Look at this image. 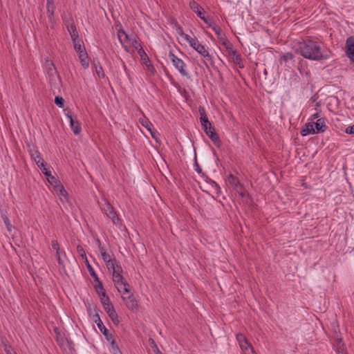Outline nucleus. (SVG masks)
<instances>
[{"instance_id":"nucleus-1","label":"nucleus","mask_w":354,"mask_h":354,"mask_svg":"<svg viewBox=\"0 0 354 354\" xmlns=\"http://www.w3.org/2000/svg\"><path fill=\"white\" fill-rule=\"evenodd\" d=\"M295 51L302 57L314 61L326 59L328 57L322 53L318 42L312 39H305L299 41L295 46Z\"/></svg>"},{"instance_id":"nucleus-2","label":"nucleus","mask_w":354,"mask_h":354,"mask_svg":"<svg viewBox=\"0 0 354 354\" xmlns=\"http://www.w3.org/2000/svg\"><path fill=\"white\" fill-rule=\"evenodd\" d=\"M331 328L333 330L332 344L334 350L337 354H347L346 346L342 342V334L339 330V325L337 322L331 323Z\"/></svg>"},{"instance_id":"nucleus-3","label":"nucleus","mask_w":354,"mask_h":354,"mask_svg":"<svg viewBox=\"0 0 354 354\" xmlns=\"http://www.w3.org/2000/svg\"><path fill=\"white\" fill-rule=\"evenodd\" d=\"M223 46L225 48V56L228 60L233 62L239 68H243L244 67V64L241 57V55L237 50L234 48L233 45L228 41H224L223 39Z\"/></svg>"},{"instance_id":"nucleus-4","label":"nucleus","mask_w":354,"mask_h":354,"mask_svg":"<svg viewBox=\"0 0 354 354\" xmlns=\"http://www.w3.org/2000/svg\"><path fill=\"white\" fill-rule=\"evenodd\" d=\"M101 209L103 211L106 215L111 219L112 223L116 226L120 227L122 225V221L118 217L116 212L115 211L113 207L109 203V202L104 198L102 200V202L100 203Z\"/></svg>"},{"instance_id":"nucleus-5","label":"nucleus","mask_w":354,"mask_h":354,"mask_svg":"<svg viewBox=\"0 0 354 354\" xmlns=\"http://www.w3.org/2000/svg\"><path fill=\"white\" fill-rule=\"evenodd\" d=\"M169 57L171 59L175 68L178 71V72L182 75H188V73L185 70V64L181 59L178 58L171 51H170L169 53Z\"/></svg>"},{"instance_id":"nucleus-6","label":"nucleus","mask_w":354,"mask_h":354,"mask_svg":"<svg viewBox=\"0 0 354 354\" xmlns=\"http://www.w3.org/2000/svg\"><path fill=\"white\" fill-rule=\"evenodd\" d=\"M57 343L62 351L66 354L72 353L75 351L73 343L64 337H57Z\"/></svg>"},{"instance_id":"nucleus-7","label":"nucleus","mask_w":354,"mask_h":354,"mask_svg":"<svg viewBox=\"0 0 354 354\" xmlns=\"http://www.w3.org/2000/svg\"><path fill=\"white\" fill-rule=\"evenodd\" d=\"M45 66L46 68L47 73L49 75V82L52 84L53 80H56L57 79L60 82V78L57 74L56 68L54 66L53 62L51 60L47 59L45 62Z\"/></svg>"},{"instance_id":"nucleus-8","label":"nucleus","mask_w":354,"mask_h":354,"mask_svg":"<svg viewBox=\"0 0 354 354\" xmlns=\"http://www.w3.org/2000/svg\"><path fill=\"white\" fill-rule=\"evenodd\" d=\"M236 340H237L242 351H243V352H248V351L252 352L253 351L252 346L248 342L247 339L243 334H241V333L237 334L236 335Z\"/></svg>"},{"instance_id":"nucleus-9","label":"nucleus","mask_w":354,"mask_h":354,"mask_svg":"<svg viewBox=\"0 0 354 354\" xmlns=\"http://www.w3.org/2000/svg\"><path fill=\"white\" fill-rule=\"evenodd\" d=\"M122 273V268L118 267L117 271L112 274L113 281L119 292H121L120 286H122V283L125 281Z\"/></svg>"},{"instance_id":"nucleus-10","label":"nucleus","mask_w":354,"mask_h":354,"mask_svg":"<svg viewBox=\"0 0 354 354\" xmlns=\"http://www.w3.org/2000/svg\"><path fill=\"white\" fill-rule=\"evenodd\" d=\"M94 310H95V313L93 315V322L97 324V328L101 331V333H102L103 335H105L107 339H109V337H108V335H109V330H108V329L105 327V326L104 325V324L101 321L100 317V315H99V314L97 313V310L96 308H95Z\"/></svg>"},{"instance_id":"nucleus-11","label":"nucleus","mask_w":354,"mask_h":354,"mask_svg":"<svg viewBox=\"0 0 354 354\" xmlns=\"http://www.w3.org/2000/svg\"><path fill=\"white\" fill-rule=\"evenodd\" d=\"M193 48L203 57H205L207 61H209L212 65L214 64V61L212 58V56L209 55L208 51L205 49V46L202 45L199 41Z\"/></svg>"},{"instance_id":"nucleus-12","label":"nucleus","mask_w":354,"mask_h":354,"mask_svg":"<svg viewBox=\"0 0 354 354\" xmlns=\"http://www.w3.org/2000/svg\"><path fill=\"white\" fill-rule=\"evenodd\" d=\"M206 135L212 140L215 145L218 148L220 147V139L218 135L216 133L214 127L210 124L208 127V129L205 131Z\"/></svg>"},{"instance_id":"nucleus-13","label":"nucleus","mask_w":354,"mask_h":354,"mask_svg":"<svg viewBox=\"0 0 354 354\" xmlns=\"http://www.w3.org/2000/svg\"><path fill=\"white\" fill-rule=\"evenodd\" d=\"M101 303L109 317H113V315H114L113 313H116V311L111 302L109 297H106V298H101Z\"/></svg>"},{"instance_id":"nucleus-14","label":"nucleus","mask_w":354,"mask_h":354,"mask_svg":"<svg viewBox=\"0 0 354 354\" xmlns=\"http://www.w3.org/2000/svg\"><path fill=\"white\" fill-rule=\"evenodd\" d=\"M122 299L125 302L126 306L130 310L133 311L138 310V304L133 294L129 295L127 297H122Z\"/></svg>"},{"instance_id":"nucleus-15","label":"nucleus","mask_w":354,"mask_h":354,"mask_svg":"<svg viewBox=\"0 0 354 354\" xmlns=\"http://www.w3.org/2000/svg\"><path fill=\"white\" fill-rule=\"evenodd\" d=\"M198 112L200 114V121H201V126H202L204 131H206L207 129H208V127L211 123L209 122V121L208 120L205 109L203 107L199 106Z\"/></svg>"},{"instance_id":"nucleus-16","label":"nucleus","mask_w":354,"mask_h":354,"mask_svg":"<svg viewBox=\"0 0 354 354\" xmlns=\"http://www.w3.org/2000/svg\"><path fill=\"white\" fill-rule=\"evenodd\" d=\"M346 52L349 59L354 62V37H350L346 41Z\"/></svg>"},{"instance_id":"nucleus-17","label":"nucleus","mask_w":354,"mask_h":354,"mask_svg":"<svg viewBox=\"0 0 354 354\" xmlns=\"http://www.w3.org/2000/svg\"><path fill=\"white\" fill-rule=\"evenodd\" d=\"M227 183H228L232 187H233L238 192H240L242 189L243 186L239 182V180L237 178V177L232 174H230L226 180Z\"/></svg>"},{"instance_id":"nucleus-18","label":"nucleus","mask_w":354,"mask_h":354,"mask_svg":"<svg viewBox=\"0 0 354 354\" xmlns=\"http://www.w3.org/2000/svg\"><path fill=\"white\" fill-rule=\"evenodd\" d=\"M205 24L208 26V27L211 28L212 30L217 35L218 39L219 40L221 39V28L216 25V22L211 17H207Z\"/></svg>"},{"instance_id":"nucleus-19","label":"nucleus","mask_w":354,"mask_h":354,"mask_svg":"<svg viewBox=\"0 0 354 354\" xmlns=\"http://www.w3.org/2000/svg\"><path fill=\"white\" fill-rule=\"evenodd\" d=\"M66 117L68 118L70 122V126L73 131L74 134L78 135L81 132V127L80 125V123L77 120H75L72 115L69 113H66Z\"/></svg>"},{"instance_id":"nucleus-20","label":"nucleus","mask_w":354,"mask_h":354,"mask_svg":"<svg viewBox=\"0 0 354 354\" xmlns=\"http://www.w3.org/2000/svg\"><path fill=\"white\" fill-rule=\"evenodd\" d=\"M30 154L31 156V158L35 162L37 167H44V164H45L46 162L41 156V154L38 150L35 149H30Z\"/></svg>"},{"instance_id":"nucleus-21","label":"nucleus","mask_w":354,"mask_h":354,"mask_svg":"<svg viewBox=\"0 0 354 354\" xmlns=\"http://www.w3.org/2000/svg\"><path fill=\"white\" fill-rule=\"evenodd\" d=\"M314 126L316 133L324 132L327 128L325 119L323 118L317 119V121L314 122Z\"/></svg>"},{"instance_id":"nucleus-22","label":"nucleus","mask_w":354,"mask_h":354,"mask_svg":"<svg viewBox=\"0 0 354 354\" xmlns=\"http://www.w3.org/2000/svg\"><path fill=\"white\" fill-rule=\"evenodd\" d=\"M316 133L314 128V122H308L302 128L301 131V135L302 136H306L309 134Z\"/></svg>"},{"instance_id":"nucleus-23","label":"nucleus","mask_w":354,"mask_h":354,"mask_svg":"<svg viewBox=\"0 0 354 354\" xmlns=\"http://www.w3.org/2000/svg\"><path fill=\"white\" fill-rule=\"evenodd\" d=\"M55 192L59 196L62 201H68V195L66 189H64L62 185H57L55 189H54Z\"/></svg>"},{"instance_id":"nucleus-24","label":"nucleus","mask_w":354,"mask_h":354,"mask_svg":"<svg viewBox=\"0 0 354 354\" xmlns=\"http://www.w3.org/2000/svg\"><path fill=\"white\" fill-rule=\"evenodd\" d=\"M140 122L141 124L150 132V134L151 135L152 138L156 140V132L152 131L153 124H151V122L147 118L140 119Z\"/></svg>"},{"instance_id":"nucleus-25","label":"nucleus","mask_w":354,"mask_h":354,"mask_svg":"<svg viewBox=\"0 0 354 354\" xmlns=\"http://www.w3.org/2000/svg\"><path fill=\"white\" fill-rule=\"evenodd\" d=\"M189 7L191 10L194 12L198 17H201L203 15V8L195 1H192L189 3Z\"/></svg>"},{"instance_id":"nucleus-26","label":"nucleus","mask_w":354,"mask_h":354,"mask_svg":"<svg viewBox=\"0 0 354 354\" xmlns=\"http://www.w3.org/2000/svg\"><path fill=\"white\" fill-rule=\"evenodd\" d=\"M106 266L107 269L113 273L117 271V268H122L120 263L116 260V259H112V261L106 263Z\"/></svg>"},{"instance_id":"nucleus-27","label":"nucleus","mask_w":354,"mask_h":354,"mask_svg":"<svg viewBox=\"0 0 354 354\" xmlns=\"http://www.w3.org/2000/svg\"><path fill=\"white\" fill-rule=\"evenodd\" d=\"M79 54V59L81 63V65L84 68H87L89 66L88 55L86 51L80 52Z\"/></svg>"},{"instance_id":"nucleus-28","label":"nucleus","mask_w":354,"mask_h":354,"mask_svg":"<svg viewBox=\"0 0 354 354\" xmlns=\"http://www.w3.org/2000/svg\"><path fill=\"white\" fill-rule=\"evenodd\" d=\"M93 65L95 67V73L97 75V76L100 78H104V73L103 71V68L102 66L100 65L99 62H96L95 60H93Z\"/></svg>"},{"instance_id":"nucleus-29","label":"nucleus","mask_w":354,"mask_h":354,"mask_svg":"<svg viewBox=\"0 0 354 354\" xmlns=\"http://www.w3.org/2000/svg\"><path fill=\"white\" fill-rule=\"evenodd\" d=\"M1 216L6 226L7 230L9 232H11L12 225H11L10 221L8 217L7 216L6 211H1Z\"/></svg>"},{"instance_id":"nucleus-30","label":"nucleus","mask_w":354,"mask_h":354,"mask_svg":"<svg viewBox=\"0 0 354 354\" xmlns=\"http://www.w3.org/2000/svg\"><path fill=\"white\" fill-rule=\"evenodd\" d=\"M73 44L74 46V49L75 50V51L77 53H79L80 52L86 51L84 46L82 45L83 44V42L80 39H75V40L73 39Z\"/></svg>"},{"instance_id":"nucleus-31","label":"nucleus","mask_w":354,"mask_h":354,"mask_svg":"<svg viewBox=\"0 0 354 354\" xmlns=\"http://www.w3.org/2000/svg\"><path fill=\"white\" fill-rule=\"evenodd\" d=\"M85 265L86 266V268L91 274V276L93 278L94 281H98V277L96 272H95L93 268L90 264L88 259H86L84 262Z\"/></svg>"},{"instance_id":"nucleus-32","label":"nucleus","mask_w":354,"mask_h":354,"mask_svg":"<svg viewBox=\"0 0 354 354\" xmlns=\"http://www.w3.org/2000/svg\"><path fill=\"white\" fill-rule=\"evenodd\" d=\"M149 346L151 348V351L154 353V354H162L158 347L157 346L155 341L152 338L149 339Z\"/></svg>"},{"instance_id":"nucleus-33","label":"nucleus","mask_w":354,"mask_h":354,"mask_svg":"<svg viewBox=\"0 0 354 354\" xmlns=\"http://www.w3.org/2000/svg\"><path fill=\"white\" fill-rule=\"evenodd\" d=\"M2 346L6 354H12V353L14 352L11 345L6 339H2Z\"/></svg>"},{"instance_id":"nucleus-34","label":"nucleus","mask_w":354,"mask_h":354,"mask_svg":"<svg viewBox=\"0 0 354 354\" xmlns=\"http://www.w3.org/2000/svg\"><path fill=\"white\" fill-rule=\"evenodd\" d=\"M184 39L189 44L192 48L195 47L196 45L198 43V41L196 37H192L189 35H185Z\"/></svg>"},{"instance_id":"nucleus-35","label":"nucleus","mask_w":354,"mask_h":354,"mask_svg":"<svg viewBox=\"0 0 354 354\" xmlns=\"http://www.w3.org/2000/svg\"><path fill=\"white\" fill-rule=\"evenodd\" d=\"M47 180H48V183L53 187V189H55V187L57 185H61L59 183V181L55 176H52L51 174L50 176L47 177Z\"/></svg>"},{"instance_id":"nucleus-36","label":"nucleus","mask_w":354,"mask_h":354,"mask_svg":"<svg viewBox=\"0 0 354 354\" xmlns=\"http://www.w3.org/2000/svg\"><path fill=\"white\" fill-rule=\"evenodd\" d=\"M64 23L69 33L77 29L73 20L65 21Z\"/></svg>"},{"instance_id":"nucleus-37","label":"nucleus","mask_w":354,"mask_h":354,"mask_svg":"<svg viewBox=\"0 0 354 354\" xmlns=\"http://www.w3.org/2000/svg\"><path fill=\"white\" fill-rule=\"evenodd\" d=\"M293 57H294V56H293L292 53H286L280 57L279 62L281 64L282 62H287L289 60H292L293 59Z\"/></svg>"},{"instance_id":"nucleus-38","label":"nucleus","mask_w":354,"mask_h":354,"mask_svg":"<svg viewBox=\"0 0 354 354\" xmlns=\"http://www.w3.org/2000/svg\"><path fill=\"white\" fill-rule=\"evenodd\" d=\"M118 36L121 43L124 42L129 39L128 35L123 30L118 31Z\"/></svg>"},{"instance_id":"nucleus-39","label":"nucleus","mask_w":354,"mask_h":354,"mask_svg":"<svg viewBox=\"0 0 354 354\" xmlns=\"http://www.w3.org/2000/svg\"><path fill=\"white\" fill-rule=\"evenodd\" d=\"M77 252L79 254V255L82 258L84 262L86 259H88L86 257V252L82 245H78L77 246Z\"/></svg>"},{"instance_id":"nucleus-40","label":"nucleus","mask_w":354,"mask_h":354,"mask_svg":"<svg viewBox=\"0 0 354 354\" xmlns=\"http://www.w3.org/2000/svg\"><path fill=\"white\" fill-rule=\"evenodd\" d=\"M46 10H47V13L48 15V17H51L54 15V12H55V4H48L46 5Z\"/></svg>"},{"instance_id":"nucleus-41","label":"nucleus","mask_w":354,"mask_h":354,"mask_svg":"<svg viewBox=\"0 0 354 354\" xmlns=\"http://www.w3.org/2000/svg\"><path fill=\"white\" fill-rule=\"evenodd\" d=\"M55 104L57 106H59L60 108H63L64 106V100L61 96H56L55 97Z\"/></svg>"},{"instance_id":"nucleus-42","label":"nucleus","mask_w":354,"mask_h":354,"mask_svg":"<svg viewBox=\"0 0 354 354\" xmlns=\"http://www.w3.org/2000/svg\"><path fill=\"white\" fill-rule=\"evenodd\" d=\"M102 258L105 263L112 261V259H115V257H112L107 252H103V254L102 255Z\"/></svg>"},{"instance_id":"nucleus-43","label":"nucleus","mask_w":354,"mask_h":354,"mask_svg":"<svg viewBox=\"0 0 354 354\" xmlns=\"http://www.w3.org/2000/svg\"><path fill=\"white\" fill-rule=\"evenodd\" d=\"M175 26L178 34L180 35L181 37L185 38V35H187V34H185L184 32L183 28L179 24H176Z\"/></svg>"},{"instance_id":"nucleus-44","label":"nucleus","mask_w":354,"mask_h":354,"mask_svg":"<svg viewBox=\"0 0 354 354\" xmlns=\"http://www.w3.org/2000/svg\"><path fill=\"white\" fill-rule=\"evenodd\" d=\"M46 163L44 164V167H38L41 170V172L46 176H50L51 173L50 171H48V169L46 167Z\"/></svg>"},{"instance_id":"nucleus-45","label":"nucleus","mask_w":354,"mask_h":354,"mask_svg":"<svg viewBox=\"0 0 354 354\" xmlns=\"http://www.w3.org/2000/svg\"><path fill=\"white\" fill-rule=\"evenodd\" d=\"M138 53L140 55L142 59H147V61L149 62V57H147V54L145 53L142 47H140V48L138 50Z\"/></svg>"},{"instance_id":"nucleus-46","label":"nucleus","mask_w":354,"mask_h":354,"mask_svg":"<svg viewBox=\"0 0 354 354\" xmlns=\"http://www.w3.org/2000/svg\"><path fill=\"white\" fill-rule=\"evenodd\" d=\"M51 246L54 250H55V251L59 250V245L57 241L53 240L51 242Z\"/></svg>"},{"instance_id":"nucleus-47","label":"nucleus","mask_w":354,"mask_h":354,"mask_svg":"<svg viewBox=\"0 0 354 354\" xmlns=\"http://www.w3.org/2000/svg\"><path fill=\"white\" fill-rule=\"evenodd\" d=\"M71 37V39H72V41H73V39H79V35H78V32L77 30V29L75 30H73V32H70L69 33Z\"/></svg>"},{"instance_id":"nucleus-48","label":"nucleus","mask_w":354,"mask_h":354,"mask_svg":"<svg viewBox=\"0 0 354 354\" xmlns=\"http://www.w3.org/2000/svg\"><path fill=\"white\" fill-rule=\"evenodd\" d=\"M114 315H113V317H109L111 318V319L112 320V322L115 324H119V319H118V314L117 313H113Z\"/></svg>"},{"instance_id":"nucleus-49","label":"nucleus","mask_w":354,"mask_h":354,"mask_svg":"<svg viewBox=\"0 0 354 354\" xmlns=\"http://www.w3.org/2000/svg\"><path fill=\"white\" fill-rule=\"evenodd\" d=\"M210 183L212 185V186H214L216 190V193L218 194L220 192V186L219 185L216 183L215 181L214 180H210Z\"/></svg>"},{"instance_id":"nucleus-50","label":"nucleus","mask_w":354,"mask_h":354,"mask_svg":"<svg viewBox=\"0 0 354 354\" xmlns=\"http://www.w3.org/2000/svg\"><path fill=\"white\" fill-rule=\"evenodd\" d=\"M345 132L346 133H348V134H353V133H354V124L353 126L348 127L346 129Z\"/></svg>"},{"instance_id":"nucleus-51","label":"nucleus","mask_w":354,"mask_h":354,"mask_svg":"<svg viewBox=\"0 0 354 354\" xmlns=\"http://www.w3.org/2000/svg\"><path fill=\"white\" fill-rule=\"evenodd\" d=\"M194 167H195V170L197 171V173H198V174H201L202 173V169L199 166V165L197 162L196 160H195Z\"/></svg>"},{"instance_id":"nucleus-52","label":"nucleus","mask_w":354,"mask_h":354,"mask_svg":"<svg viewBox=\"0 0 354 354\" xmlns=\"http://www.w3.org/2000/svg\"><path fill=\"white\" fill-rule=\"evenodd\" d=\"M97 285L96 286V289L97 288H99L100 290H104V288H103V284L102 283V281L100 280V279L98 278V281H95Z\"/></svg>"},{"instance_id":"nucleus-53","label":"nucleus","mask_w":354,"mask_h":354,"mask_svg":"<svg viewBox=\"0 0 354 354\" xmlns=\"http://www.w3.org/2000/svg\"><path fill=\"white\" fill-rule=\"evenodd\" d=\"M98 295L100 297V299L101 298H106V297H108L106 295V292H105L104 289L103 290H100V292H98Z\"/></svg>"},{"instance_id":"nucleus-54","label":"nucleus","mask_w":354,"mask_h":354,"mask_svg":"<svg viewBox=\"0 0 354 354\" xmlns=\"http://www.w3.org/2000/svg\"><path fill=\"white\" fill-rule=\"evenodd\" d=\"M145 65L147 68V69L151 71V72H153L154 71V68L153 66L151 64H147V63H145Z\"/></svg>"},{"instance_id":"nucleus-55","label":"nucleus","mask_w":354,"mask_h":354,"mask_svg":"<svg viewBox=\"0 0 354 354\" xmlns=\"http://www.w3.org/2000/svg\"><path fill=\"white\" fill-rule=\"evenodd\" d=\"M120 289H121V293L122 295L125 294V293H129V288H123L122 286H120Z\"/></svg>"},{"instance_id":"nucleus-56","label":"nucleus","mask_w":354,"mask_h":354,"mask_svg":"<svg viewBox=\"0 0 354 354\" xmlns=\"http://www.w3.org/2000/svg\"><path fill=\"white\" fill-rule=\"evenodd\" d=\"M54 331H55V333H56L57 337L58 336H59V337H64V335L59 333V328H54Z\"/></svg>"},{"instance_id":"nucleus-57","label":"nucleus","mask_w":354,"mask_h":354,"mask_svg":"<svg viewBox=\"0 0 354 354\" xmlns=\"http://www.w3.org/2000/svg\"><path fill=\"white\" fill-rule=\"evenodd\" d=\"M132 45L136 48H137L138 46H140L141 47L140 44H139V42L137 41V40H134L133 42H132Z\"/></svg>"},{"instance_id":"nucleus-58","label":"nucleus","mask_w":354,"mask_h":354,"mask_svg":"<svg viewBox=\"0 0 354 354\" xmlns=\"http://www.w3.org/2000/svg\"><path fill=\"white\" fill-rule=\"evenodd\" d=\"M122 287L123 288H129V284L126 281H124L123 282V283H122Z\"/></svg>"},{"instance_id":"nucleus-59","label":"nucleus","mask_w":354,"mask_h":354,"mask_svg":"<svg viewBox=\"0 0 354 354\" xmlns=\"http://www.w3.org/2000/svg\"><path fill=\"white\" fill-rule=\"evenodd\" d=\"M99 250L100 252L101 256L102 255L103 252H106L105 248L103 246L98 247Z\"/></svg>"},{"instance_id":"nucleus-60","label":"nucleus","mask_w":354,"mask_h":354,"mask_svg":"<svg viewBox=\"0 0 354 354\" xmlns=\"http://www.w3.org/2000/svg\"><path fill=\"white\" fill-rule=\"evenodd\" d=\"M57 262H58L59 265L63 266V261L61 259L60 256L57 257Z\"/></svg>"},{"instance_id":"nucleus-61","label":"nucleus","mask_w":354,"mask_h":354,"mask_svg":"<svg viewBox=\"0 0 354 354\" xmlns=\"http://www.w3.org/2000/svg\"><path fill=\"white\" fill-rule=\"evenodd\" d=\"M205 23L206 21L207 17L205 16V12L203 13L201 17H200Z\"/></svg>"},{"instance_id":"nucleus-62","label":"nucleus","mask_w":354,"mask_h":354,"mask_svg":"<svg viewBox=\"0 0 354 354\" xmlns=\"http://www.w3.org/2000/svg\"><path fill=\"white\" fill-rule=\"evenodd\" d=\"M319 117V113H315L312 115V119L314 120V119H316Z\"/></svg>"},{"instance_id":"nucleus-63","label":"nucleus","mask_w":354,"mask_h":354,"mask_svg":"<svg viewBox=\"0 0 354 354\" xmlns=\"http://www.w3.org/2000/svg\"><path fill=\"white\" fill-rule=\"evenodd\" d=\"M54 0H46V5L48 4H53Z\"/></svg>"},{"instance_id":"nucleus-64","label":"nucleus","mask_w":354,"mask_h":354,"mask_svg":"<svg viewBox=\"0 0 354 354\" xmlns=\"http://www.w3.org/2000/svg\"><path fill=\"white\" fill-rule=\"evenodd\" d=\"M97 245L98 247H100L102 246V243H101V241H100V239H97Z\"/></svg>"}]
</instances>
